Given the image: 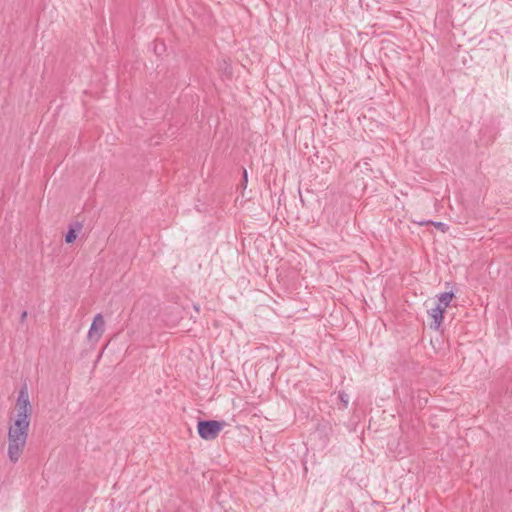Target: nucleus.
I'll return each mask as SVG.
<instances>
[{
  "label": "nucleus",
  "instance_id": "nucleus-1",
  "mask_svg": "<svg viewBox=\"0 0 512 512\" xmlns=\"http://www.w3.org/2000/svg\"><path fill=\"white\" fill-rule=\"evenodd\" d=\"M16 406L17 418L8 430V457L13 463L19 460L28 437L31 405L26 387L19 391Z\"/></svg>",
  "mask_w": 512,
  "mask_h": 512
},
{
  "label": "nucleus",
  "instance_id": "nucleus-2",
  "mask_svg": "<svg viewBox=\"0 0 512 512\" xmlns=\"http://www.w3.org/2000/svg\"><path fill=\"white\" fill-rule=\"evenodd\" d=\"M224 426V421L199 419L197 422V432L201 439L211 441L218 437Z\"/></svg>",
  "mask_w": 512,
  "mask_h": 512
},
{
  "label": "nucleus",
  "instance_id": "nucleus-3",
  "mask_svg": "<svg viewBox=\"0 0 512 512\" xmlns=\"http://www.w3.org/2000/svg\"><path fill=\"white\" fill-rule=\"evenodd\" d=\"M104 326L105 322L102 314H96L88 331L89 341L97 342L104 332Z\"/></svg>",
  "mask_w": 512,
  "mask_h": 512
},
{
  "label": "nucleus",
  "instance_id": "nucleus-4",
  "mask_svg": "<svg viewBox=\"0 0 512 512\" xmlns=\"http://www.w3.org/2000/svg\"><path fill=\"white\" fill-rule=\"evenodd\" d=\"M444 308L440 304H437L436 307L428 310L429 316L433 319V322L431 324V328L438 330L443 318H444Z\"/></svg>",
  "mask_w": 512,
  "mask_h": 512
},
{
  "label": "nucleus",
  "instance_id": "nucleus-5",
  "mask_svg": "<svg viewBox=\"0 0 512 512\" xmlns=\"http://www.w3.org/2000/svg\"><path fill=\"white\" fill-rule=\"evenodd\" d=\"M81 229H82V223H80V222H75L74 224L70 225L69 229L65 235V242L67 244L73 243L76 240L77 234Z\"/></svg>",
  "mask_w": 512,
  "mask_h": 512
},
{
  "label": "nucleus",
  "instance_id": "nucleus-6",
  "mask_svg": "<svg viewBox=\"0 0 512 512\" xmlns=\"http://www.w3.org/2000/svg\"><path fill=\"white\" fill-rule=\"evenodd\" d=\"M453 297H454V293L452 291L444 292V293L440 294L438 304H440L442 306V308H444V310H445L446 307L449 306Z\"/></svg>",
  "mask_w": 512,
  "mask_h": 512
},
{
  "label": "nucleus",
  "instance_id": "nucleus-7",
  "mask_svg": "<svg viewBox=\"0 0 512 512\" xmlns=\"http://www.w3.org/2000/svg\"><path fill=\"white\" fill-rule=\"evenodd\" d=\"M428 223L434 225L436 228L440 229L442 232H445L447 229V225L443 222H434V221L419 222L420 225H424V224H428Z\"/></svg>",
  "mask_w": 512,
  "mask_h": 512
},
{
  "label": "nucleus",
  "instance_id": "nucleus-8",
  "mask_svg": "<svg viewBox=\"0 0 512 512\" xmlns=\"http://www.w3.org/2000/svg\"><path fill=\"white\" fill-rule=\"evenodd\" d=\"M338 399L343 404V408H347L348 403H349V396H348V394L345 393L344 391H341L338 394Z\"/></svg>",
  "mask_w": 512,
  "mask_h": 512
},
{
  "label": "nucleus",
  "instance_id": "nucleus-9",
  "mask_svg": "<svg viewBox=\"0 0 512 512\" xmlns=\"http://www.w3.org/2000/svg\"><path fill=\"white\" fill-rule=\"evenodd\" d=\"M27 317V311H23L20 317L21 322H24Z\"/></svg>",
  "mask_w": 512,
  "mask_h": 512
},
{
  "label": "nucleus",
  "instance_id": "nucleus-10",
  "mask_svg": "<svg viewBox=\"0 0 512 512\" xmlns=\"http://www.w3.org/2000/svg\"><path fill=\"white\" fill-rule=\"evenodd\" d=\"M243 181L247 182V171L245 169L243 170Z\"/></svg>",
  "mask_w": 512,
  "mask_h": 512
},
{
  "label": "nucleus",
  "instance_id": "nucleus-11",
  "mask_svg": "<svg viewBox=\"0 0 512 512\" xmlns=\"http://www.w3.org/2000/svg\"><path fill=\"white\" fill-rule=\"evenodd\" d=\"M194 310H196V312H199V306L197 304H194Z\"/></svg>",
  "mask_w": 512,
  "mask_h": 512
}]
</instances>
